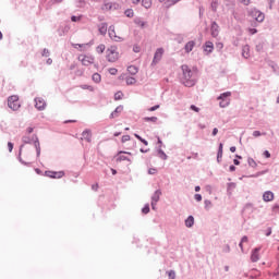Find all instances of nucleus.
Returning <instances> with one entry per match:
<instances>
[{"label": "nucleus", "mask_w": 279, "mask_h": 279, "mask_svg": "<svg viewBox=\"0 0 279 279\" xmlns=\"http://www.w3.org/2000/svg\"><path fill=\"white\" fill-rule=\"evenodd\" d=\"M19 158L23 165H29V162H32V160H34V147L21 146Z\"/></svg>", "instance_id": "obj_1"}, {"label": "nucleus", "mask_w": 279, "mask_h": 279, "mask_svg": "<svg viewBox=\"0 0 279 279\" xmlns=\"http://www.w3.org/2000/svg\"><path fill=\"white\" fill-rule=\"evenodd\" d=\"M181 69L183 71L184 86H186L187 88L193 87V85L196 84V82H197L195 80V73L193 71H191V68H189V65H182Z\"/></svg>", "instance_id": "obj_2"}, {"label": "nucleus", "mask_w": 279, "mask_h": 279, "mask_svg": "<svg viewBox=\"0 0 279 279\" xmlns=\"http://www.w3.org/2000/svg\"><path fill=\"white\" fill-rule=\"evenodd\" d=\"M106 59L108 62H117V60H119V48L117 46H110L107 48Z\"/></svg>", "instance_id": "obj_3"}, {"label": "nucleus", "mask_w": 279, "mask_h": 279, "mask_svg": "<svg viewBox=\"0 0 279 279\" xmlns=\"http://www.w3.org/2000/svg\"><path fill=\"white\" fill-rule=\"evenodd\" d=\"M77 60L83 64V66H90L92 64H95V56L93 54H80Z\"/></svg>", "instance_id": "obj_4"}, {"label": "nucleus", "mask_w": 279, "mask_h": 279, "mask_svg": "<svg viewBox=\"0 0 279 279\" xmlns=\"http://www.w3.org/2000/svg\"><path fill=\"white\" fill-rule=\"evenodd\" d=\"M8 106L11 110H19L21 108V100L19 99V96L13 95L8 98Z\"/></svg>", "instance_id": "obj_5"}, {"label": "nucleus", "mask_w": 279, "mask_h": 279, "mask_svg": "<svg viewBox=\"0 0 279 279\" xmlns=\"http://www.w3.org/2000/svg\"><path fill=\"white\" fill-rule=\"evenodd\" d=\"M232 95V93L230 92H226L223 94H221L218 99H220V108H228V106H230V96Z\"/></svg>", "instance_id": "obj_6"}, {"label": "nucleus", "mask_w": 279, "mask_h": 279, "mask_svg": "<svg viewBox=\"0 0 279 279\" xmlns=\"http://www.w3.org/2000/svg\"><path fill=\"white\" fill-rule=\"evenodd\" d=\"M109 37L111 40H114V43H121L123 41V35L117 34V31H114V26H110L108 29Z\"/></svg>", "instance_id": "obj_7"}, {"label": "nucleus", "mask_w": 279, "mask_h": 279, "mask_svg": "<svg viewBox=\"0 0 279 279\" xmlns=\"http://www.w3.org/2000/svg\"><path fill=\"white\" fill-rule=\"evenodd\" d=\"M44 175H46V178H51L52 180H60V178H64V171L47 170Z\"/></svg>", "instance_id": "obj_8"}, {"label": "nucleus", "mask_w": 279, "mask_h": 279, "mask_svg": "<svg viewBox=\"0 0 279 279\" xmlns=\"http://www.w3.org/2000/svg\"><path fill=\"white\" fill-rule=\"evenodd\" d=\"M251 16H253L257 23H263V21H265V14L256 9L251 11Z\"/></svg>", "instance_id": "obj_9"}, {"label": "nucleus", "mask_w": 279, "mask_h": 279, "mask_svg": "<svg viewBox=\"0 0 279 279\" xmlns=\"http://www.w3.org/2000/svg\"><path fill=\"white\" fill-rule=\"evenodd\" d=\"M160 195H162V192H160V190H157L153 197H151V208L153 210H156V204H158V202H160Z\"/></svg>", "instance_id": "obj_10"}, {"label": "nucleus", "mask_w": 279, "mask_h": 279, "mask_svg": "<svg viewBox=\"0 0 279 279\" xmlns=\"http://www.w3.org/2000/svg\"><path fill=\"white\" fill-rule=\"evenodd\" d=\"M162 56H165V49L158 48L155 52L153 64H158V61L162 60Z\"/></svg>", "instance_id": "obj_11"}, {"label": "nucleus", "mask_w": 279, "mask_h": 279, "mask_svg": "<svg viewBox=\"0 0 279 279\" xmlns=\"http://www.w3.org/2000/svg\"><path fill=\"white\" fill-rule=\"evenodd\" d=\"M35 108H37V110H45V108H47V102L40 97L35 98Z\"/></svg>", "instance_id": "obj_12"}, {"label": "nucleus", "mask_w": 279, "mask_h": 279, "mask_svg": "<svg viewBox=\"0 0 279 279\" xmlns=\"http://www.w3.org/2000/svg\"><path fill=\"white\" fill-rule=\"evenodd\" d=\"M81 141H86V143H90L93 141V133L90 130L83 131Z\"/></svg>", "instance_id": "obj_13"}, {"label": "nucleus", "mask_w": 279, "mask_h": 279, "mask_svg": "<svg viewBox=\"0 0 279 279\" xmlns=\"http://www.w3.org/2000/svg\"><path fill=\"white\" fill-rule=\"evenodd\" d=\"M123 154H128V156H132V153H128V151H120L117 156V162H123L125 160H128L129 162L131 161V159H129L128 156L123 155Z\"/></svg>", "instance_id": "obj_14"}, {"label": "nucleus", "mask_w": 279, "mask_h": 279, "mask_svg": "<svg viewBox=\"0 0 279 279\" xmlns=\"http://www.w3.org/2000/svg\"><path fill=\"white\" fill-rule=\"evenodd\" d=\"M211 36L213 38H217V36H219V24H217V22H213L211 24Z\"/></svg>", "instance_id": "obj_15"}, {"label": "nucleus", "mask_w": 279, "mask_h": 279, "mask_svg": "<svg viewBox=\"0 0 279 279\" xmlns=\"http://www.w3.org/2000/svg\"><path fill=\"white\" fill-rule=\"evenodd\" d=\"M274 192L271 191H266L264 194H263V199L264 202H274Z\"/></svg>", "instance_id": "obj_16"}, {"label": "nucleus", "mask_w": 279, "mask_h": 279, "mask_svg": "<svg viewBox=\"0 0 279 279\" xmlns=\"http://www.w3.org/2000/svg\"><path fill=\"white\" fill-rule=\"evenodd\" d=\"M215 49V45L213 44V41H206L204 45V51H206V53H213Z\"/></svg>", "instance_id": "obj_17"}, {"label": "nucleus", "mask_w": 279, "mask_h": 279, "mask_svg": "<svg viewBox=\"0 0 279 279\" xmlns=\"http://www.w3.org/2000/svg\"><path fill=\"white\" fill-rule=\"evenodd\" d=\"M184 49H185V53H191V51H193V49H195V41L191 40V41L186 43L184 46Z\"/></svg>", "instance_id": "obj_18"}, {"label": "nucleus", "mask_w": 279, "mask_h": 279, "mask_svg": "<svg viewBox=\"0 0 279 279\" xmlns=\"http://www.w3.org/2000/svg\"><path fill=\"white\" fill-rule=\"evenodd\" d=\"M260 252V248H255L253 252H252V255H251V260L252 263H258V259H259V255L258 253Z\"/></svg>", "instance_id": "obj_19"}, {"label": "nucleus", "mask_w": 279, "mask_h": 279, "mask_svg": "<svg viewBox=\"0 0 279 279\" xmlns=\"http://www.w3.org/2000/svg\"><path fill=\"white\" fill-rule=\"evenodd\" d=\"M122 112H123V106L117 107L116 110L111 112L110 119H117V117H119V114H121Z\"/></svg>", "instance_id": "obj_20"}, {"label": "nucleus", "mask_w": 279, "mask_h": 279, "mask_svg": "<svg viewBox=\"0 0 279 279\" xmlns=\"http://www.w3.org/2000/svg\"><path fill=\"white\" fill-rule=\"evenodd\" d=\"M223 158V144H219L218 154H217V161L221 162V159Z\"/></svg>", "instance_id": "obj_21"}, {"label": "nucleus", "mask_w": 279, "mask_h": 279, "mask_svg": "<svg viewBox=\"0 0 279 279\" xmlns=\"http://www.w3.org/2000/svg\"><path fill=\"white\" fill-rule=\"evenodd\" d=\"M135 25H137V27H141L142 29L145 27V25H147V22L143 21V19L141 17H136L134 20Z\"/></svg>", "instance_id": "obj_22"}, {"label": "nucleus", "mask_w": 279, "mask_h": 279, "mask_svg": "<svg viewBox=\"0 0 279 279\" xmlns=\"http://www.w3.org/2000/svg\"><path fill=\"white\" fill-rule=\"evenodd\" d=\"M195 223V218L193 216H190L186 220H185V226L186 228H193Z\"/></svg>", "instance_id": "obj_23"}, {"label": "nucleus", "mask_w": 279, "mask_h": 279, "mask_svg": "<svg viewBox=\"0 0 279 279\" xmlns=\"http://www.w3.org/2000/svg\"><path fill=\"white\" fill-rule=\"evenodd\" d=\"M72 47L74 49H80V51H84L86 47H88V44H72Z\"/></svg>", "instance_id": "obj_24"}, {"label": "nucleus", "mask_w": 279, "mask_h": 279, "mask_svg": "<svg viewBox=\"0 0 279 279\" xmlns=\"http://www.w3.org/2000/svg\"><path fill=\"white\" fill-rule=\"evenodd\" d=\"M142 5L146 10H149L151 8V5H154V2H151V0H142Z\"/></svg>", "instance_id": "obj_25"}, {"label": "nucleus", "mask_w": 279, "mask_h": 279, "mask_svg": "<svg viewBox=\"0 0 279 279\" xmlns=\"http://www.w3.org/2000/svg\"><path fill=\"white\" fill-rule=\"evenodd\" d=\"M242 56L243 58H250V46H244L243 49H242Z\"/></svg>", "instance_id": "obj_26"}, {"label": "nucleus", "mask_w": 279, "mask_h": 279, "mask_svg": "<svg viewBox=\"0 0 279 279\" xmlns=\"http://www.w3.org/2000/svg\"><path fill=\"white\" fill-rule=\"evenodd\" d=\"M34 145H35L37 158H39L40 157V142L38 141V138H36Z\"/></svg>", "instance_id": "obj_27"}, {"label": "nucleus", "mask_w": 279, "mask_h": 279, "mask_svg": "<svg viewBox=\"0 0 279 279\" xmlns=\"http://www.w3.org/2000/svg\"><path fill=\"white\" fill-rule=\"evenodd\" d=\"M93 82H95L96 84H99L101 82V74L99 73H94L92 76Z\"/></svg>", "instance_id": "obj_28"}, {"label": "nucleus", "mask_w": 279, "mask_h": 279, "mask_svg": "<svg viewBox=\"0 0 279 279\" xmlns=\"http://www.w3.org/2000/svg\"><path fill=\"white\" fill-rule=\"evenodd\" d=\"M104 51H106V45L100 44V45H98V46L96 47V53L101 54V53H104Z\"/></svg>", "instance_id": "obj_29"}, {"label": "nucleus", "mask_w": 279, "mask_h": 279, "mask_svg": "<svg viewBox=\"0 0 279 279\" xmlns=\"http://www.w3.org/2000/svg\"><path fill=\"white\" fill-rule=\"evenodd\" d=\"M129 73H131V75H136L138 73V68L131 65L128 68Z\"/></svg>", "instance_id": "obj_30"}, {"label": "nucleus", "mask_w": 279, "mask_h": 279, "mask_svg": "<svg viewBox=\"0 0 279 279\" xmlns=\"http://www.w3.org/2000/svg\"><path fill=\"white\" fill-rule=\"evenodd\" d=\"M218 8H219V0H213L211 1V10H213V12H217Z\"/></svg>", "instance_id": "obj_31"}, {"label": "nucleus", "mask_w": 279, "mask_h": 279, "mask_svg": "<svg viewBox=\"0 0 279 279\" xmlns=\"http://www.w3.org/2000/svg\"><path fill=\"white\" fill-rule=\"evenodd\" d=\"M106 32H108V25L107 24H101L99 26V33L102 35H106Z\"/></svg>", "instance_id": "obj_32"}, {"label": "nucleus", "mask_w": 279, "mask_h": 279, "mask_svg": "<svg viewBox=\"0 0 279 279\" xmlns=\"http://www.w3.org/2000/svg\"><path fill=\"white\" fill-rule=\"evenodd\" d=\"M102 10L105 11L112 10V2H105L102 5Z\"/></svg>", "instance_id": "obj_33"}, {"label": "nucleus", "mask_w": 279, "mask_h": 279, "mask_svg": "<svg viewBox=\"0 0 279 279\" xmlns=\"http://www.w3.org/2000/svg\"><path fill=\"white\" fill-rule=\"evenodd\" d=\"M125 16H128L129 19H132L134 17V10L132 9H128L125 12H124Z\"/></svg>", "instance_id": "obj_34"}, {"label": "nucleus", "mask_w": 279, "mask_h": 279, "mask_svg": "<svg viewBox=\"0 0 279 279\" xmlns=\"http://www.w3.org/2000/svg\"><path fill=\"white\" fill-rule=\"evenodd\" d=\"M126 84L129 86H132L133 84H136V78H134V77H126Z\"/></svg>", "instance_id": "obj_35"}, {"label": "nucleus", "mask_w": 279, "mask_h": 279, "mask_svg": "<svg viewBox=\"0 0 279 279\" xmlns=\"http://www.w3.org/2000/svg\"><path fill=\"white\" fill-rule=\"evenodd\" d=\"M247 162H248V165H250L251 167H253V168L258 167V165L256 163V160H254L253 158H248V159H247Z\"/></svg>", "instance_id": "obj_36"}, {"label": "nucleus", "mask_w": 279, "mask_h": 279, "mask_svg": "<svg viewBox=\"0 0 279 279\" xmlns=\"http://www.w3.org/2000/svg\"><path fill=\"white\" fill-rule=\"evenodd\" d=\"M80 21H82V15H78V16L73 15L71 17L72 23H80Z\"/></svg>", "instance_id": "obj_37"}, {"label": "nucleus", "mask_w": 279, "mask_h": 279, "mask_svg": "<svg viewBox=\"0 0 279 279\" xmlns=\"http://www.w3.org/2000/svg\"><path fill=\"white\" fill-rule=\"evenodd\" d=\"M81 88L83 90H90V93H93V90H95V88L90 85H81Z\"/></svg>", "instance_id": "obj_38"}, {"label": "nucleus", "mask_w": 279, "mask_h": 279, "mask_svg": "<svg viewBox=\"0 0 279 279\" xmlns=\"http://www.w3.org/2000/svg\"><path fill=\"white\" fill-rule=\"evenodd\" d=\"M114 99H116V101H119V100L123 99V94L121 92L116 93L114 94Z\"/></svg>", "instance_id": "obj_39"}, {"label": "nucleus", "mask_w": 279, "mask_h": 279, "mask_svg": "<svg viewBox=\"0 0 279 279\" xmlns=\"http://www.w3.org/2000/svg\"><path fill=\"white\" fill-rule=\"evenodd\" d=\"M243 243H247V236H245V235L242 238V240H241V242L239 244L242 252H243Z\"/></svg>", "instance_id": "obj_40"}, {"label": "nucleus", "mask_w": 279, "mask_h": 279, "mask_svg": "<svg viewBox=\"0 0 279 279\" xmlns=\"http://www.w3.org/2000/svg\"><path fill=\"white\" fill-rule=\"evenodd\" d=\"M145 121H151L153 123H156L158 121L157 117H150V118H144Z\"/></svg>", "instance_id": "obj_41"}, {"label": "nucleus", "mask_w": 279, "mask_h": 279, "mask_svg": "<svg viewBox=\"0 0 279 279\" xmlns=\"http://www.w3.org/2000/svg\"><path fill=\"white\" fill-rule=\"evenodd\" d=\"M178 1H180V0H168V5H167V8H171V5H175V3H178Z\"/></svg>", "instance_id": "obj_42"}, {"label": "nucleus", "mask_w": 279, "mask_h": 279, "mask_svg": "<svg viewBox=\"0 0 279 279\" xmlns=\"http://www.w3.org/2000/svg\"><path fill=\"white\" fill-rule=\"evenodd\" d=\"M148 173H149V175H156V173H158V169H156V168H150V169L148 170Z\"/></svg>", "instance_id": "obj_43"}, {"label": "nucleus", "mask_w": 279, "mask_h": 279, "mask_svg": "<svg viewBox=\"0 0 279 279\" xmlns=\"http://www.w3.org/2000/svg\"><path fill=\"white\" fill-rule=\"evenodd\" d=\"M109 73L110 75H117V73H119V70H117L116 68H111L109 69Z\"/></svg>", "instance_id": "obj_44"}, {"label": "nucleus", "mask_w": 279, "mask_h": 279, "mask_svg": "<svg viewBox=\"0 0 279 279\" xmlns=\"http://www.w3.org/2000/svg\"><path fill=\"white\" fill-rule=\"evenodd\" d=\"M272 213H274V215H278V213H279V205H274L272 206Z\"/></svg>", "instance_id": "obj_45"}, {"label": "nucleus", "mask_w": 279, "mask_h": 279, "mask_svg": "<svg viewBox=\"0 0 279 279\" xmlns=\"http://www.w3.org/2000/svg\"><path fill=\"white\" fill-rule=\"evenodd\" d=\"M168 276H169V279H175V271L170 270V271L168 272Z\"/></svg>", "instance_id": "obj_46"}, {"label": "nucleus", "mask_w": 279, "mask_h": 279, "mask_svg": "<svg viewBox=\"0 0 279 279\" xmlns=\"http://www.w3.org/2000/svg\"><path fill=\"white\" fill-rule=\"evenodd\" d=\"M142 213L144 215H147L149 213V205H146L143 209H142Z\"/></svg>", "instance_id": "obj_47"}, {"label": "nucleus", "mask_w": 279, "mask_h": 279, "mask_svg": "<svg viewBox=\"0 0 279 279\" xmlns=\"http://www.w3.org/2000/svg\"><path fill=\"white\" fill-rule=\"evenodd\" d=\"M253 136H254L255 138H258V136H263V133H260V131H254V132H253Z\"/></svg>", "instance_id": "obj_48"}, {"label": "nucleus", "mask_w": 279, "mask_h": 279, "mask_svg": "<svg viewBox=\"0 0 279 279\" xmlns=\"http://www.w3.org/2000/svg\"><path fill=\"white\" fill-rule=\"evenodd\" d=\"M158 108H160V105L150 107V108L148 109V112H154V111L158 110Z\"/></svg>", "instance_id": "obj_49"}, {"label": "nucleus", "mask_w": 279, "mask_h": 279, "mask_svg": "<svg viewBox=\"0 0 279 279\" xmlns=\"http://www.w3.org/2000/svg\"><path fill=\"white\" fill-rule=\"evenodd\" d=\"M133 51L134 53H141V46H134Z\"/></svg>", "instance_id": "obj_50"}, {"label": "nucleus", "mask_w": 279, "mask_h": 279, "mask_svg": "<svg viewBox=\"0 0 279 279\" xmlns=\"http://www.w3.org/2000/svg\"><path fill=\"white\" fill-rule=\"evenodd\" d=\"M263 156H264L265 158H271V153H269V150H265L264 154H263Z\"/></svg>", "instance_id": "obj_51"}, {"label": "nucleus", "mask_w": 279, "mask_h": 279, "mask_svg": "<svg viewBox=\"0 0 279 279\" xmlns=\"http://www.w3.org/2000/svg\"><path fill=\"white\" fill-rule=\"evenodd\" d=\"M130 135H124L122 136V143H128V141H130Z\"/></svg>", "instance_id": "obj_52"}, {"label": "nucleus", "mask_w": 279, "mask_h": 279, "mask_svg": "<svg viewBox=\"0 0 279 279\" xmlns=\"http://www.w3.org/2000/svg\"><path fill=\"white\" fill-rule=\"evenodd\" d=\"M190 109L193 110L194 112H199V108L196 107L195 105H192V106L190 107Z\"/></svg>", "instance_id": "obj_53"}, {"label": "nucleus", "mask_w": 279, "mask_h": 279, "mask_svg": "<svg viewBox=\"0 0 279 279\" xmlns=\"http://www.w3.org/2000/svg\"><path fill=\"white\" fill-rule=\"evenodd\" d=\"M23 143H32V138L27 137V136H24L22 138Z\"/></svg>", "instance_id": "obj_54"}, {"label": "nucleus", "mask_w": 279, "mask_h": 279, "mask_svg": "<svg viewBox=\"0 0 279 279\" xmlns=\"http://www.w3.org/2000/svg\"><path fill=\"white\" fill-rule=\"evenodd\" d=\"M8 149L9 151H12V149H14V144H12V142L8 143Z\"/></svg>", "instance_id": "obj_55"}, {"label": "nucleus", "mask_w": 279, "mask_h": 279, "mask_svg": "<svg viewBox=\"0 0 279 279\" xmlns=\"http://www.w3.org/2000/svg\"><path fill=\"white\" fill-rule=\"evenodd\" d=\"M213 136H217V134H219V129L218 128H215L214 130H213Z\"/></svg>", "instance_id": "obj_56"}, {"label": "nucleus", "mask_w": 279, "mask_h": 279, "mask_svg": "<svg viewBox=\"0 0 279 279\" xmlns=\"http://www.w3.org/2000/svg\"><path fill=\"white\" fill-rule=\"evenodd\" d=\"M194 198L196 199V202H202L201 194H195Z\"/></svg>", "instance_id": "obj_57"}, {"label": "nucleus", "mask_w": 279, "mask_h": 279, "mask_svg": "<svg viewBox=\"0 0 279 279\" xmlns=\"http://www.w3.org/2000/svg\"><path fill=\"white\" fill-rule=\"evenodd\" d=\"M43 56L46 58L49 57V49H44Z\"/></svg>", "instance_id": "obj_58"}, {"label": "nucleus", "mask_w": 279, "mask_h": 279, "mask_svg": "<svg viewBox=\"0 0 279 279\" xmlns=\"http://www.w3.org/2000/svg\"><path fill=\"white\" fill-rule=\"evenodd\" d=\"M32 132H34V128L28 126V128L26 129V134H32Z\"/></svg>", "instance_id": "obj_59"}, {"label": "nucleus", "mask_w": 279, "mask_h": 279, "mask_svg": "<svg viewBox=\"0 0 279 279\" xmlns=\"http://www.w3.org/2000/svg\"><path fill=\"white\" fill-rule=\"evenodd\" d=\"M92 189H93V191H99V184H94V185H92Z\"/></svg>", "instance_id": "obj_60"}, {"label": "nucleus", "mask_w": 279, "mask_h": 279, "mask_svg": "<svg viewBox=\"0 0 279 279\" xmlns=\"http://www.w3.org/2000/svg\"><path fill=\"white\" fill-rule=\"evenodd\" d=\"M257 51H263V44L256 46Z\"/></svg>", "instance_id": "obj_61"}, {"label": "nucleus", "mask_w": 279, "mask_h": 279, "mask_svg": "<svg viewBox=\"0 0 279 279\" xmlns=\"http://www.w3.org/2000/svg\"><path fill=\"white\" fill-rule=\"evenodd\" d=\"M248 32H250V34L254 35V34H256L257 31H256V28H250Z\"/></svg>", "instance_id": "obj_62"}, {"label": "nucleus", "mask_w": 279, "mask_h": 279, "mask_svg": "<svg viewBox=\"0 0 279 279\" xmlns=\"http://www.w3.org/2000/svg\"><path fill=\"white\" fill-rule=\"evenodd\" d=\"M230 151H231L232 154H234V151H236V147H235V146H231V147H230Z\"/></svg>", "instance_id": "obj_63"}, {"label": "nucleus", "mask_w": 279, "mask_h": 279, "mask_svg": "<svg viewBox=\"0 0 279 279\" xmlns=\"http://www.w3.org/2000/svg\"><path fill=\"white\" fill-rule=\"evenodd\" d=\"M218 49H223V45L221 43L217 44Z\"/></svg>", "instance_id": "obj_64"}]
</instances>
